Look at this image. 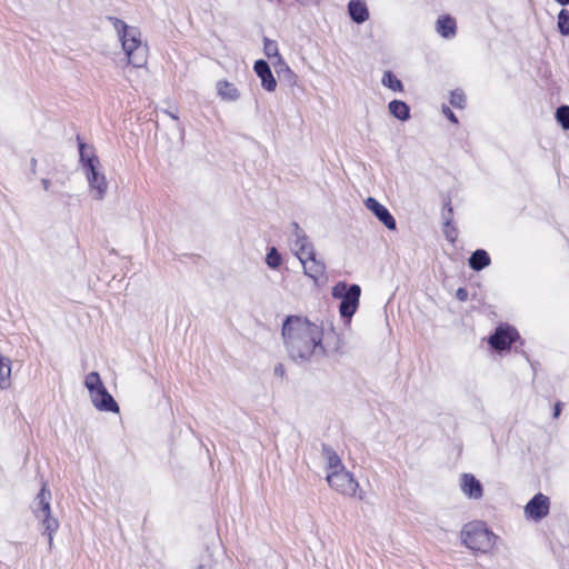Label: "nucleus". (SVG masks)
Instances as JSON below:
<instances>
[{
	"mask_svg": "<svg viewBox=\"0 0 569 569\" xmlns=\"http://www.w3.org/2000/svg\"><path fill=\"white\" fill-rule=\"evenodd\" d=\"M281 333L288 356L297 363H307L341 349V340L333 330L328 333L325 345L323 329L303 317L288 316Z\"/></svg>",
	"mask_w": 569,
	"mask_h": 569,
	"instance_id": "f257e3e1",
	"label": "nucleus"
},
{
	"mask_svg": "<svg viewBox=\"0 0 569 569\" xmlns=\"http://www.w3.org/2000/svg\"><path fill=\"white\" fill-rule=\"evenodd\" d=\"M121 41L128 62L134 68H141L147 63L148 48L141 41V32L138 28L128 26L117 17H108Z\"/></svg>",
	"mask_w": 569,
	"mask_h": 569,
	"instance_id": "f03ea898",
	"label": "nucleus"
},
{
	"mask_svg": "<svg viewBox=\"0 0 569 569\" xmlns=\"http://www.w3.org/2000/svg\"><path fill=\"white\" fill-rule=\"evenodd\" d=\"M463 545L479 552H488L495 545L496 536L482 521H472L463 526L461 530Z\"/></svg>",
	"mask_w": 569,
	"mask_h": 569,
	"instance_id": "7ed1b4c3",
	"label": "nucleus"
},
{
	"mask_svg": "<svg viewBox=\"0 0 569 569\" xmlns=\"http://www.w3.org/2000/svg\"><path fill=\"white\" fill-rule=\"evenodd\" d=\"M51 492L47 489L46 483L36 496L32 505V511L36 518L41 521L44 531L48 535L49 545H52V536L59 528V522L51 516Z\"/></svg>",
	"mask_w": 569,
	"mask_h": 569,
	"instance_id": "20e7f679",
	"label": "nucleus"
},
{
	"mask_svg": "<svg viewBox=\"0 0 569 569\" xmlns=\"http://www.w3.org/2000/svg\"><path fill=\"white\" fill-rule=\"evenodd\" d=\"M331 295L335 299H340L339 313L342 319L350 320L359 307L361 288L359 284H348L340 281L332 287Z\"/></svg>",
	"mask_w": 569,
	"mask_h": 569,
	"instance_id": "39448f33",
	"label": "nucleus"
},
{
	"mask_svg": "<svg viewBox=\"0 0 569 569\" xmlns=\"http://www.w3.org/2000/svg\"><path fill=\"white\" fill-rule=\"evenodd\" d=\"M326 479L332 489L343 496L357 497L359 500H363L366 498L365 491L359 489L358 481L353 478L352 473L346 470V468L328 472Z\"/></svg>",
	"mask_w": 569,
	"mask_h": 569,
	"instance_id": "423d86ee",
	"label": "nucleus"
},
{
	"mask_svg": "<svg viewBox=\"0 0 569 569\" xmlns=\"http://www.w3.org/2000/svg\"><path fill=\"white\" fill-rule=\"evenodd\" d=\"M291 229L290 240L292 242V249L296 257L299 260L306 257H311L316 250L306 231L297 222L291 223Z\"/></svg>",
	"mask_w": 569,
	"mask_h": 569,
	"instance_id": "0eeeda50",
	"label": "nucleus"
},
{
	"mask_svg": "<svg viewBox=\"0 0 569 569\" xmlns=\"http://www.w3.org/2000/svg\"><path fill=\"white\" fill-rule=\"evenodd\" d=\"M520 339L519 332L511 326H499L489 337V345L497 351H503Z\"/></svg>",
	"mask_w": 569,
	"mask_h": 569,
	"instance_id": "6e6552de",
	"label": "nucleus"
},
{
	"mask_svg": "<svg viewBox=\"0 0 569 569\" xmlns=\"http://www.w3.org/2000/svg\"><path fill=\"white\" fill-rule=\"evenodd\" d=\"M550 510V499L539 492L535 495L525 506V517L529 520L540 521L546 518Z\"/></svg>",
	"mask_w": 569,
	"mask_h": 569,
	"instance_id": "1a4fd4ad",
	"label": "nucleus"
},
{
	"mask_svg": "<svg viewBox=\"0 0 569 569\" xmlns=\"http://www.w3.org/2000/svg\"><path fill=\"white\" fill-rule=\"evenodd\" d=\"M83 171L94 199L102 200L108 190V182L106 176L100 171V167L89 168Z\"/></svg>",
	"mask_w": 569,
	"mask_h": 569,
	"instance_id": "9d476101",
	"label": "nucleus"
},
{
	"mask_svg": "<svg viewBox=\"0 0 569 569\" xmlns=\"http://www.w3.org/2000/svg\"><path fill=\"white\" fill-rule=\"evenodd\" d=\"M92 405L98 409L99 411H106V412H119V406L117 401L113 399V397L109 393L107 388L104 386H101L100 389L94 391L90 395Z\"/></svg>",
	"mask_w": 569,
	"mask_h": 569,
	"instance_id": "9b49d317",
	"label": "nucleus"
},
{
	"mask_svg": "<svg viewBox=\"0 0 569 569\" xmlns=\"http://www.w3.org/2000/svg\"><path fill=\"white\" fill-rule=\"evenodd\" d=\"M368 210H370L376 218L389 230H395L397 227L393 216L389 210L372 197H368L365 201Z\"/></svg>",
	"mask_w": 569,
	"mask_h": 569,
	"instance_id": "f8f14e48",
	"label": "nucleus"
},
{
	"mask_svg": "<svg viewBox=\"0 0 569 569\" xmlns=\"http://www.w3.org/2000/svg\"><path fill=\"white\" fill-rule=\"evenodd\" d=\"M303 267V273L318 283L319 279L326 273V264L321 259L317 258L316 252L311 257L299 260Z\"/></svg>",
	"mask_w": 569,
	"mask_h": 569,
	"instance_id": "ddd939ff",
	"label": "nucleus"
},
{
	"mask_svg": "<svg viewBox=\"0 0 569 569\" xmlns=\"http://www.w3.org/2000/svg\"><path fill=\"white\" fill-rule=\"evenodd\" d=\"M253 70L261 80V86L268 92H272L277 88V80L273 77L270 66L267 61L260 59L254 62Z\"/></svg>",
	"mask_w": 569,
	"mask_h": 569,
	"instance_id": "4468645a",
	"label": "nucleus"
},
{
	"mask_svg": "<svg viewBox=\"0 0 569 569\" xmlns=\"http://www.w3.org/2000/svg\"><path fill=\"white\" fill-rule=\"evenodd\" d=\"M460 488L469 499L478 500L483 495L481 482L471 473H463L461 476Z\"/></svg>",
	"mask_w": 569,
	"mask_h": 569,
	"instance_id": "2eb2a0df",
	"label": "nucleus"
},
{
	"mask_svg": "<svg viewBox=\"0 0 569 569\" xmlns=\"http://www.w3.org/2000/svg\"><path fill=\"white\" fill-rule=\"evenodd\" d=\"M78 140V149H79V160L83 170L93 167H100V160L96 154V150L93 146H89L84 143L80 137H77Z\"/></svg>",
	"mask_w": 569,
	"mask_h": 569,
	"instance_id": "dca6fc26",
	"label": "nucleus"
},
{
	"mask_svg": "<svg viewBox=\"0 0 569 569\" xmlns=\"http://www.w3.org/2000/svg\"><path fill=\"white\" fill-rule=\"evenodd\" d=\"M348 13L350 19L358 24L369 19V10L365 0H350L348 3Z\"/></svg>",
	"mask_w": 569,
	"mask_h": 569,
	"instance_id": "f3484780",
	"label": "nucleus"
},
{
	"mask_svg": "<svg viewBox=\"0 0 569 569\" xmlns=\"http://www.w3.org/2000/svg\"><path fill=\"white\" fill-rule=\"evenodd\" d=\"M436 31L445 39H452L457 33V23L451 16H440L436 22Z\"/></svg>",
	"mask_w": 569,
	"mask_h": 569,
	"instance_id": "a211bd4d",
	"label": "nucleus"
},
{
	"mask_svg": "<svg viewBox=\"0 0 569 569\" xmlns=\"http://www.w3.org/2000/svg\"><path fill=\"white\" fill-rule=\"evenodd\" d=\"M321 453L323 459L326 460L328 472L338 471L345 468L340 457L337 455V452L333 450L331 446L322 443Z\"/></svg>",
	"mask_w": 569,
	"mask_h": 569,
	"instance_id": "6ab92c4d",
	"label": "nucleus"
},
{
	"mask_svg": "<svg viewBox=\"0 0 569 569\" xmlns=\"http://www.w3.org/2000/svg\"><path fill=\"white\" fill-rule=\"evenodd\" d=\"M491 262V259L488 252L483 249H477L473 251L469 258V267L475 271H480L488 267Z\"/></svg>",
	"mask_w": 569,
	"mask_h": 569,
	"instance_id": "aec40b11",
	"label": "nucleus"
},
{
	"mask_svg": "<svg viewBox=\"0 0 569 569\" xmlns=\"http://www.w3.org/2000/svg\"><path fill=\"white\" fill-rule=\"evenodd\" d=\"M217 91L222 100L236 101L240 98V93L236 86L226 80L217 82Z\"/></svg>",
	"mask_w": 569,
	"mask_h": 569,
	"instance_id": "412c9836",
	"label": "nucleus"
},
{
	"mask_svg": "<svg viewBox=\"0 0 569 569\" xmlns=\"http://www.w3.org/2000/svg\"><path fill=\"white\" fill-rule=\"evenodd\" d=\"M389 112L397 119L401 121H407L410 119V108L409 106L401 100H392L389 102Z\"/></svg>",
	"mask_w": 569,
	"mask_h": 569,
	"instance_id": "4be33fe9",
	"label": "nucleus"
},
{
	"mask_svg": "<svg viewBox=\"0 0 569 569\" xmlns=\"http://www.w3.org/2000/svg\"><path fill=\"white\" fill-rule=\"evenodd\" d=\"M11 386V360L0 353V389L6 390Z\"/></svg>",
	"mask_w": 569,
	"mask_h": 569,
	"instance_id": "5701e85b",
	"label": "nucleus"
},
{
	"mask_svg": "<svg viewBox=\"0 0 569 569\" xmlns=\"http://www.w3.org/2000/svg\"><path fill=\"white\" fill-rule=\"evenodd\" d=\"M381 83L389 88L392 91L401 92L403 91V84L401 80H399L396 74L391 71H386L382 76Z\"/></svg>",
	"mask_w": 569,
	"mask_h": 569,
	"instance_id": "b1692460",
	"label": "nucleus"
},
{
	"mask_svg": "<svg viewBox=\"0 0 569 569\" xmlns=\"http://www.w3.org/2000/svg\"><path fill=\"white\" fill-rule=\"evenodd\" d=\"M276 71L279 78L283 77L290 84L296 83L297 76L289 68V66L283 61L281 57H279L278 64L276 66Z\"/></svg>",
	"mask_w": 569,
	"mask_h": 569,
	"instance_id": "393cba45",
	"label": "nucleus"
},
{
	"mask_svg": "<svg viewBox=\"0 0 569 569\" xmlns=\"http://www.w3.org/2000/svg\"><path fill=\"white\" fill-rule=\"evenodd\" d=\"M266 263L271 269H278L282 263V256L276 247H271L266 256Z\"/></svg>",
	"mask_w": 569,
	"mask_h": 569,
	"instance_id": "a878e982",
	"label": "nucleus"
},
{
	"mask_svg": "<svg viewBox=\"0 0 569 569\" xmlns=\"http://www.w3.org/2000/svg\"><path fill=\"white\" fill-rule=\"evenodd\" d=\"M84 386L87 387V389L89 390V392L91 395L94 391H97L98 389H100L101 386H103V383L101 381L99 373L96 371H92L87 375L86 380H84Z\"/></svg>",
	"mask_w": 569,
	"mask_h": 569,
	"instance_id": "bb28decb",
	"label": "nucleus"
},
{
	"mask_svg": "<svg viewBox=\"0 0 569 569\" xmlns=\"http://www.w3.org/2000/svg\"><path fill=\"white\" fill-rule=\"evenodd\" d=\"M556 119L565 130H569V106H560L557 108Z\"/></svg>",
	"mask_w": 569,
	"mask_h": 569,
	"instance_id": "cd10ccee",
	"label": "nucleus"
},
{
	"mask_svg": "<svg viewBox=\"0 0 569 569\" xmlns=\"http://www.w3.org/2000/svg\"><path fill=\"white\" fill-rule=\"evenodd\" d=\"M558 29L561 34L569 36V11L561 9L558 14Z\"/></svg>",
	"mask_w": 569,
	"mask_h": 569,
	"instance_id": "c85d7f7f",
	"label": "nucleus"
},
{
	"mask_svg": "<svg viewBox=\"0 0 569 569\" xmlns=\"http://www.w3.org/2000/svg\"><path fill=\"white\" fill-rule=\"evenodd\" d=\"M450 103L455 108L463 109L466 106V96L462 90L456 89L450 93Z\"/></svg>",
	"mask_w": 569,
	"mask_h": 569,
	"instance_id": "c756f323",
	"label": "nucleus"
},
{
	"mask_svg": "<svg viewBox=\"0 0 569 569\" xmlns=\"http://www.w3.org/2000/svg\"><path fill=\"white\" fill-rule=\"evenodd\" d=\"M263 51H264V54L268 57V58H272V57H280L279 56V50H278V43L274 41V40H270L268 38H264L263 40Z\"/></svg>",
	"mask_w": 569,
	"mask_h": 569,
	"instance_id": "7c9ffc66",
	"label": "nucleus"
},
{
	"mask_svg": "<svg viewBox=\"0 0 569 569\" xmlns=\"http://www.w3.org/2000/svg\"><path fill=\"white\" fill-rule=\"evenodd\" d=\"M452 216H453V209L450 203V199L445 201L443 203V211H442V219L445 227H449L452 222Z\"/></svg>",
	"mask_w": 569,
	"mask_h": 569,
	"instance_id": "2f4dec72",
	"label": "nucleus"
},
{
	"mask_svg": "<svg viewBox=\"0 0 569 569\" xmlns=\"http://www.w3.org/2000/svg\"><path fill=\"white\" fill-rule=\"evenodd\" d=\"M443 233L446 239L450 242H455L458 237L457 229L455 227H451V224L449 227H445Z\"/></svg>",
	"mask_w": 569,
	"mask_h": 569,
	"instance_id": "473e14b6",
	"label": "nucleus"
},
{
	"mask_svg": "<svg viewBox=\"0 0 569 569\" xmlns=\"http://www.w3.org/2000/svg\"><path fill=\"white\" fill-rule=\"evenodd\" d=\"M442 112L452 123H458V119H457L456 114L452 112V110L449 107L443 106Z\"/></svg>",
	"mask_w": 569,
	"mask_h": 569,
	"instance_id": "72a5a7b5",
	"label": "nucleus"
},
{
	"mask_svg": "<svg viewBox=\"0 0 569 569\" xmlns=\"http://www.w3.org/2000/svg\"><path fill=\"white\" fill-rule=\"evenodd\" d=\"M456 298L459 301H466L468 299V290L466 288H459L456 291Z\"/></svg>",
	"mask_w": 569,
	"mask_h": 569,
	"instance_id": "f704fd0d",
	"label": "nucleus"
},
{
	"mask_svg": "<svg viewBox=\"0 0 569 569\" xmlns=\"http://www.w3.org/2000/svg\"><path fill=\"white\" fill-rule=\"evenodd\" d=\"M273 373H274V376L282 378L286 373V369H284L283 365L282 363L276 365L274 369H273Z\"/></svg>",
	"mask_w": 569,
	"mask_h": 569,
	"instance_id": "c9c22d12",
	"label": "nucleus"
},
{
	"mask_svg": "<svg viewBox=\"0 0 569 569\" xmlns=\"http://www.w3.org/2000/svg\"><path fill=\"white\" fill-rule=\"evenodd\" d=\"M562 407H563V403L560 402V401H557L555 403V408H553V418H558L561 413V410H562Z\"/></svg>",
	"mask_w": 569,
	"mask_h": 569,
	"instance_id": "e433bc0d",
	"label": "nucleus"
},
{
	"mask_svg": "<svg viewBox=\"0 0 569 569\" xmlns=\"http://www.w3.org/2000/svg\"><path fill=\"white\" fill-rule=\"evenodd\" d=\"M297 1L303 6H308V4H312V3H318L320 0H297Z\"/></svg>",
	"mask_w": 569,
	"mask_h": 569,
	"instance_id": "4c0bfd02",
	"label": "nucleus"
},
{
	"mask_svg": "<svg viewBox=\"0 0 569 569\" xmlns=\"http://www.w3.org/2000/svg\"><path fill=\"white\" fill-rule=\"evenodd\" d=\"M41 183H42V186H43L44 190H49V187H50V184H51L50 180H48V179H42V180H41Z\"/></svg>",
	"mask_w": 569,
	"mask_h": 569,
	"instance_id": "58836bf2",
	"label": "nucleus"
},
{
	"mask_svg": "<svg viewBox=\"0 0 569 569\" xmlns=\"http://www.w3.org/2000/svg\"><path fill=\"white\" fill-rule=\"evenodd\" d=\"M166 113L173 120H178V116L173 112H170V111H166Z\"/></svg>",
	"mask_w": 569,
	"mask_h": 569,
	"instance_id": "ea45409f",
	"label": "nucleus"
},
{
	"mask_svg": "<svg viewBox=\"0 0 569 569\" xmlns=\"http://www.w3.org/2000/svg\"><path fill=\"white\" fill-rule=\"evenodd\" d=\"M556 2H558L561 6H568L569 4V0H556Z\"/></svg>",
	"mask_w": 569,
	"mask_h": 569,
	"instance_id": "a19ab883",
	"label": "nucleus"
},
{
	"mask_svg": "<svg viewBox=\"0 0 569 569\" xmlns=\"http://www.w3.org/2000/svg\"><path fill=\"white\" fill-rule=\"evenodd\" d=\"M36 164H37V160L34 158L31 159V168L33 171H34Z\"/></svg>",
	"mask_w": 569,
	"mask_h": 569,
	"instance_id": "79ce46f5",
	"label": "nucleus"
}]
</instances>
